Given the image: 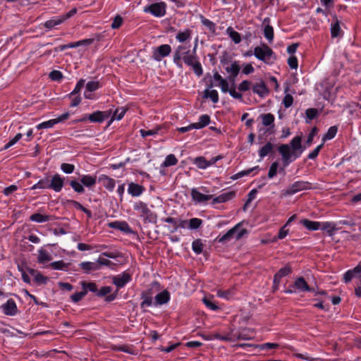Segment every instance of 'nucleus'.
<instances>
[{
	"label": "nucleus",
	"mask_w": 361,
	"mask_h": 361,
	"mask_svg": "<svg viewBox=\"0 0 361 361\" xmlns=\"http://www.w3.org/2000/svg\"><path fill=\"white\" fill-rule=\"evenodd\" d=\"M170 299V294L167 290H164L155 297L156 302L158 305H163L169 302Z\"/></svg>",
	"instance_id": "obj_25"
},
{
	"label": "nucleus",
	"mask_w": 361,
	"mask_h": 361,
	"mask_svg": "<svg viewBox=\"0 0 361 361\" xmlns=\"http://www.w3.org/2000/svg\"><path fill=\"white\" fill-rule=\"evenodd\" d=\"M337 133V128L336 126H331L328 130L327 133L323 137V141L331 140L335 137Z\"/></svg>",
	"instance_id": "obj_44"
},
{
	"label": "nucleus",
	"mask_w": 361,
	"mask_h": 361,
	"mask_svg": "<svg viewBox=\"0 0 361 361\" xmlns=\"http://www.w3.org/2000/svg\"><path fill=\"white\" fill-rule=\"evenodd\" d=\"M210 121V118L208 115H202L200 117V120L198 122L195 123V129H200L206 126L209 124Z\"/></svg>",
	"instance_id": "obj_31"
},
{
	"label": "nucleus",
	"mask_w": 361,
	"mask_h": 361,
	"mask_svg": "<svg viewBox=\"0 0 361 361\" xmlns=\"http://www.w3.org/2000/svg\"><path fill=\"white\" fill-rule=\"evenodd\" d=\"M190 37H191V30L189 29H185L183 31L178 32L176 37V39L179 42H181V43L190 39Z\"/></svg>",
	"instance_id": "obj_28"
},
{
	"label": "nucleus",
	"mask_w": 361,
	"mask_h": 361,
	"mask_svg": "<svg viewBox=\"0 0 361 361\" xmlns=\"http://www.w3.org/2000/svg\"><path fill=\"white\" fill-rule=\"evenodd\" d=\"M291 272V269L288 265L285 266L284 267L280 269L277 274L279 276H281V277L286 276L288 275Z\"/></svg>",
	"instance_id": "obj_62"
},
{
	"label": "nucleus",
	"mask_w": 361,
	"mask_h": 361,
	"mask_svg": "<svg viewBox=\"0 0 361 361\" xmlns=\"http://www.w3.org/2000/svg\"><path fill=\"white\" fill-rule=\"evenodd\" d=\"M44 189V188H49V180L48 178L41 179L39 180L36 184H35L31 189Z\"/></svg>",
	"instance_id": "obj_34"
},
{
	"label": "nucleus",
	"mask_w": 361,
	"mask_h": 361,
	"mask_svg": "<svg viewBox=\"0 0 361 361\" xmlns=\"http://www.w3.org/2000/svg\"><path fill=\"white\" fill-rule=\"evenodd\" d=\"M134 209L144 217H149L152 214L147 204L142 202H136L134 204Z\"/></svg>",
	"instance_id": "obj_19"
},
{
	"label": "nucleus",
	"mask_w": 361,
	"mask_h": 361,
	"mask_svg": "<svg viewBox=\"0 0 361 361\" xmlns=\"http://www.w3.org/2000/svg\"><path fill=\"white\" fill-rule=\"evenodd\" d=\"M81 182L84 185L90 187L96 183V177L91 176H83L81 178Z\"/></svg>",
	"instance_id": "obj_37"
},
{
	"label": "nucleus",
	"mask_w": 361,
	"mask_h": 361,
	"mask_svg": "<svg viewBox=\"0 0 361 361\" xmlns=\"http://www.w3.org/2000/svg\"><path fill=\"white\" fill-rule=\"evenodd\" d=\"M256 169H258V166L250 169L246 170V171H240V172L233 175L231 177V178L233 180H235V179L240 178L243 177V176L250 174L252 171H253Z\"/></svg>",
	"instance_id": "obj_54"
},
{
	"label": "nucleus",
	"mask_w": 361,
	"mask_h": 361,
	"mask_svg": "<svg viewBox=\"0 0 361 361\" xmlns=\"http://www.w3.org/2000/svg\"><path fill=\"white\" fill-rule=\"evenodd\" d=\"M99 183L109 190H112L115 187V180L106 175H102L99 177Z\"/></svg>",
	"instance_id": "obj_20"
},
{
	"label": "nucleus",
	"mask_w": 361,
	"mask_h": 361,
	"mask_svg": "<svg viewBox=\"0 0 361 361\" xmlns=\"http://www.w3.org/2000/svg\"><path fill=\"white\" fill-rule=\"evenodd\" d=\"M145 190L144 187L135 183L128 185V192L133 197L140 196Z\"/></svg>",
	"instance_id": "obj_18"
},
{
	"label": "nucleus",
	"mask_w": 361,
	"mask_h": 361,
	"mask_svg": "<svg viewBox=\"0 0 361 361\" xmlns=\"http://www.w3.org/2000/svg\"><path fill=\"white\" fill-rule=\"evenodd\" d=\"M279 152L282 156V160L284 166H288L291 161V157H293V151L289 145L283 144L279 147Z\"/></svg>",
	"instance_id": "obj_8"
},
{
	"label": "nucleus",
	"mask_w": 361,
	"mask_h": 361,
	"mask_svg": "<svg viewBox=\"0 0 361 361\" xmlns=\"http://www.w3.org/2000/svg\"><path fill=\"white\" fill-rule=\"evenodd\" d=\"M87 290H84L83 291L76 293L71 295V299L75 302H77L80 301L87 294Z\"/></svg>",
	"instance_id": "obj_58"
},
{
	"label": "nucleus",
	"mask_w": 361,
	"mask_h": 361,
	"mask_svg": "<svg viewBox=\"0 0 361 361\" xmlns=\"http://www.w3.org/2000/svg\"><path fill=\"white\" fill-rule=\"evenodd\" d=\"M213 78L215 81L218 82L215 85L221 87L223 92H227L230 90L228 88V82L226 80L224 79L219 73H214Z\"/></svg>",
	"instance_id": "obj_17"
},
{
	"label": "nucleus",
	"mask_w": 361,
	"mask_h": 361,
	"mask_svg": "<svg viewBox=\"0 0 361 361\" xmlns=\"http://www.w3.org/2000/svg\"><path fill=\"white\" fill-rule=\"evenodd\" d=\"M301 142L302 137L300 136H296L290 141V147L293 151L294 159L299 157L302 152Z\"/></svg>",
	"instance_id": "obj_10"
},
{
	"label": "nucleus",
	"mask_w": 361,
	"mask_h": 361,
	"mask_svg": "<svg viewBox=\"0 0 361 361\" xmlns=\"http://www.w3.org/2000/svg\"><path fill=\"white\" fill-rule=\"evenodd\" d=\"M30 219L37 223H42L50 221L51 219V216L49 215H44L39 213H36L31 215Z\"/></svg>",
	"instance_id": "obj_27"
},
{
	"label": "nucleus",
	"mask_w": 361,
	"mask_h": 361,
	"mask_svg": "<svg viewBox=\"0 0 361 361\" xmlns=\"http://www.w3.org/2000/svg\"><path fill=\"white\" fill-rule=\"evenodd\" d=\"M122 23H123V18L120 16H116L114 18L113 23H111V28H113V29L118 28L122 25Z\"/></svg>",
	"instance_id": "obj_61"
},
{
	"label": "nucleus",
	"mask_w": 361,
	"mask_h": 361,
	"mask_svg": "<svg viewBox=\"0 0 361 361\" xmlns=\"http://www.w3.org/2000/svg\"><path fill=\"white\" fill-rule=\"evenodd\" d=\"M273 149V145L270 142H267L264 147H262L259 150V156L261 158L264 157L269 153L271 152Z\"/></svg>",
	"instance_id": "obj_42"
},
{
	"label": "nucleus",
	"mask_w": 361,
	"mask_h": 361,
	"mask_svg": "<svg viewBox=\"0 0 361 361\" xmlns=\"http://www.w3.org/2000/svg\"><path fill=\"white\" fill-rule=\"evenodd\" d=\"M319 229L326 231L329 235H332L336 231V227L332 223L324 222L321 223Z\"/></svg>",
	"instance_id": "obj_32"
},
{
	"label": "nucleus",
	"mask_w": 361,
	"mask_h": 361,
	"mask_svg": "<svg viewBox=\"0 0 361 361\" xmlns=\"http://www.w3.org/2000/svg\"><path fill=\"white\" fill-rule=\"evenodd\" d=\"M279 347V344L274 343H266L262 345H256L255 348H259L261 350H267V349H274Z\"/></svg>",
	"instance_id": "obj_48"
},
{
	"label": "nucleus",
	"mask_w": 361,
	"mask_h": 361,
	"mask_svg": "<svg viewBox=\"0 0 361 361\" xmlns=\"http://www.w3.org/2000/svg\"><path fill=\"white\" fill-rule=\"evenodd\" d=\"M159 130V128H154L152 130H148L142 129L140 130V132L142 137H145L146 136L154 135L157 134Z\"/></svg>",
	"instance_id": "obj_56"
},
{
	"label": "nucleus",
	"mask_w": 361,
	"mask_h": 361,
	"mask_svg": "<svg viewBox=\"0 0 361 361\" xmlns=\"http://www.w3.org/2000/svg\"><path fill=\"white\" fill-rule=\"evenodd\" d=\"M194 162L199 169H204L208 167L207 160L202 157H197Z\"/></svg>",
	"instance_id": "obj_45"
},
{
	"label": "nucleus",
	"mask_w": 361,
	"mask_h": 361,
	"mask_svg": "<svg viewBox=\"0 0 361 361\" xmlns=\"http://www.w3.org/2000/svg\"><path fill=\"white\" fill-rule=\"evenodd\" d=\"M56 123H56V121L55 118L51 119L49 121H44V122L39 123V125L37 126V128L38 130L45 129V128H51Z\"/></svg>",
	"instance_id": "obj_41"
},
{
	"label": "nucleus",
	"mask_w": 361,
	"mask_h": 361,
	"mask_svg": "<svg viewBox=\"0 0 361 361\" xmlns=\"http://www.w3.org/2000/svg\"><path fill=\"white\" fill-rule=\"evenodd\" d=\"M241 223L238 224L233 228L230 229L226 234L219 239V243H225L230 240L233 238H235L236 240L240 239L245 233L247 230L241 228Z\"/></svg>",
	"instance_id": "obj_2"
},
{
	"label": "nucleus",
	"mask_w": 361,
	"mask_h": 361,
	"mask_svg": "<svg viewBox=\"0 0 361 361\" xmlns=\"http://www.w3.org/2000/svg\"><path fill=\"white\" fill-rule=\"evenodd\" d=\"M278 169H279V163L277 161L273 162L271 164L269 172H268V178H274L277 173Z\"/></svg>",
	"instance_id": "obj_47"
},
{
	"label": "nucleus",
	"mask_w": 361,
	"mask_h": 361,
	"mask_svg": "<svg viewBox=\"0 0 361 361\" xmlns=\"http://www.w3.org/2000/svg\"><path fill=\"white\" fill-rule=\"evenodd\" d=\"M341 30V27L339 25V23L338 19H336V22L334 25H331V34L333 37H338L339 35V32Z\"/></svg>",
	"instance_id": "obj_49"
},
{
	"label": "nucleus",
	"mask_w": 361,
	"mask_h": 361,
	"mask_svg": "<svg viewBox=\"0 0 361 361\" xmlns=\"http://www.w3.org/2000/svg\"><path fill=\"white\" fill-rule=\"evenodd\" d=\"M288 63L289 66L293 69L298 68V59L295 56H291L288 59Z\"/></svg>",
	"instance_id": "obj_64"
},
{
	"label": "nucleus",
	"mask_w": 361,
	"mask_h": 361,
	"mask_svg": "<svg viewBox=\"0 0 361 361\" xmlns=\"http://www.w3.org/2000/svg\"><path fill=\"white\" fill-rule=\"evenodd\" d=\"M226 71L229 74L228 79L234 81L235 77L238 75L240 67L238 61H233L231 63H226L225 66Z\"/></svg>",
	"instance_id": "obj_9"
},
{
	"label": "nucleus",
	"mask_w": 361,
	"mask_h": 361,
	"mask_svg": "<svg viewBox=\"0 0 361 361\" xmlns=\"http://www.w3.org/2000/svg\"><path fill=\"white\" fill-rule=\"evenodd\" d=\"M300 223L307 229L310 231L319 230L321 226L320 222L312 221L308 219H303L300 221Z\"/></svg>",
	"instance_id": "obj_24"
},
{
	"label": "nucleus",
	"mask_w": 361,
	"mask_h": 361,
	"mask_svg": "<svg viewBox=\"0 0 361 361\" xmlns=\"http://www.w3.org/2000/svg\"><path fill=\"white\" fill-rule=\"evenodd\" d=\"M50 266L54 269L62 270V269H66L68 267V264L64 263L63 261H57V262H52L50 264Z\"/></svg>",
	"instance_id": "obj_50"
},
{
	"label": "nucleus",
	"mask_w": 361,
	"mask_h": 361,
	"mask_svg": "<svg viewBox=\"0 0 361 361\" xmlns=\"http://www.w3.org/2000/svg\"><path fill=\"white\" fill-rule=\"evenodd\" d=\"M251 87V82L248 80H243L241 83H240L238 86V90L240 91H247L250 90Z\"/></svg>",
	"instance_id": "obj_63"
},
{
	"label": "nucleus",
	"mask_w": 361,
	"mask_h": 361,
	"mask_svg": "<svg viewBox=\"0 0 361 361\" xmlns=\"http://www.w3.org/2000/svg\"><path fill=\"white\" fill-rule=\"evenodd\" d=\"M80 267L87 272L92 270L99 269L100 267V266H99L96 262H82L80 263Z\"/></svg>",
	"instance_id": "obj_30"
},
{
	"label": "nucleus",
	"mask_w": 361,
	"mask_h": 361,
	"mask_svg": "<svg viewBox=\"0 0 361 361\" xmlns=\"http://www.w3.org/2000/svg\"><path fill=\"white\" fill-rule=\"evenodd\" d=\"M171 51V48L169 44H163L153 51V58L157 61H160L162 58L169 55Z\"/></svg>",
	"instance_id": "obj_7"
},
{
	"label": "nucleus",
	"mask_w": 361,
	"mask_h": 361,
	"mask_svg": "<svg viewBox=\"0 0 361 361\" xmlns=\"http://www.w3.org/2000/svg\"><path fill=\"white\" fill-rule=\"evenodd\" d=\"M188 222L186 220L177 219L176 228L171 229V232L173 233L178 230V228H185L188 226Z\"/></svg>",
	"instance_id": "obj_57"
},
{
	"label": "nucleus",
	"mask_w": 361,
	"mask_h": 361,
	"mask_svg": "<svg viewBox=\"0 0 361 361\" xmlns=\"http://www.w3.org/2000/svg\"><path fill=\"white\" fill-rule=\"evenodd\" d=\"M252 91L261 97L266 96L269 92L266 84L262 80L252 86Z\"/></svg>",
	"instance_id": "obj_12"
},
{
	"label": "nucleus",
	"mask_w": 361,
	"mask_h": 361,
	"mask_svg": "<svg viewBox=\"0 0 361 361\" xmlns=\"http://www.w3.org/2000/svg\"><path fill=\"white\" fill-rule=\"evenodd\" d=\"M28 271L30 274H32L35 277V280L36 282L39 283H45L47 281V278L42 276L41 274L37 272L35 270L32 269H29Z\"/></svg>",
	"instance_id": "obj_35"
},
{
	"label": "nucleus",
	"mask_w": 361,
	"mask_h": 361,
	"mask_svg": "<svg viewBox=\"0 0 361 361\" xmlns=\"http://www.w3.org/2000/svg\"><path fill=\"white\" fill-rule=\"evenodd\" d=\"M310 188V184L308 182L305 181H296L287 188L286 190L283 191V195H292L295 194L300 191L307 190Z\"/></svg>",
	"instance_id": "obj_5"
},
{
	"label": "nucleus",
	"mask_w": 361,
	"mask_h": 361,
	"mask_svg": "<svg viewBox=\"0 0 361 361\" xmlns=\"http://www.w3.org/2000/svg\"><path fill=\"white\" fill-rule=\"evenodd\" d=\"M202 224V221L200 219L193 218L189 221L188 226L190 229H197Z\"/></svg>",
	"instance_id": "obj_46"
},
{
	"label": "nucleus",
	"mask_w": 361,
	"mask_h": 361,
	"mask_svg": "<svg viewBox=\"0 0 361 361\" xmlns=\"http://www.w3.org/2000/svg\"><path fill=\"white\" fill-rule=\"evenodd\" d=\"M127 111V108L122 106L117 108L114 112L113 116L111 118L110 123H111L114 120L119 121L121 120L125 115Z\"/></svg>",
	"instance_id": "obj_26"
},
{
	"label": "nucleus",
	"mask_w": 361,
	"mask_h": 361,
	"mask_svg": "<svg viewBox=\"0 0 361 361\" xmlns=\"http://www.w3.org/2000/svg\"><path fill=\"white\" fill-rule=\"evenodd\" d=\"M264 37L269 41L271 42L274 39V30L273 27L267 25L264 29Z\"/></svg>",
	"instance_id": "obj_43"
},
{
	"label": "nucleus",
	"mask_w": 361,
	"mask_h": 361,
	"mask_svg": "<svg viewBox=\"0 0 361 361\" xmlns=\"http://www.w3.org/2000/svg\"><path fill=\"white\" fill-rule=\"evenodd\" d=\"M255 56L259 60L268 63L274 54L271 49L265 44L256 47L254 49Z\"/></svg>",
	"instance_id": "obj_3"
},
{
	"label": "nucleus",
	"mask_w": 361,
	"mask_h": 361,
	"mask_svg": "<svg viewBox=\"0 0 361 361\" xmlns=\"http://www.w3.org/2000/svg\"><path fill=\"white\" fill-rule=\"evenodd\" d=\"M4 312L6 315L13 316L17 313L18 308L13 299H9L6 303L2 305Z\"/></svg>",
	"instance_id": "obj_14"
},
{
	"label": "nucleus",
	"mask_w": 361,
	"mask_h": 361,
	"mask_svg": "<svg viewBox=\"0 0 361 361\" xmlns=\"http://www.w3.org/2000/svg\"><path fill=\"white\" fill-rule=\"evenodd\" d=\"M61 170L66 173H71L74 171V166L73 164L63 163L61 166Z\"/></svg>",
	"instance_id": "obj_59"
},
{
	"label": "nucleus",
	"mask_w": 361,
	"mask_h": 361,
	"mask_svg": "<svg viewBox=\"0 0 361 361\" xmlns=\"http://www.w3.org/2000/svg\"><path fill=\"white\" fill-rule=\"evenodd\" d=\"M110 228H116L126 233H130L131 229L128 224L125 221H114L109 223Z\"/></svg>",
	"instance_id": "obj_21"
},
{
	"label": "nucleus",
	"mask_w": 361,
	"mask_h": 361,
	"mask_svg": "<svg viewBox=\"0 0 361 361\" xmlns=\"http://www.w3.org/2000/svg\"><path fill=\"white\" fill-rule=\"evenodd\" d=\"M203 246L204 245L200 239L194 240L192 244V250L196 254H200L202 252Z\"/></svg>",
	"instance_id": "obj_40"
},
{
	"label": "nucleus",
	"mask_w": 361,
	"mask_h": 361,
	"mask_svg": "<svg viewBox=\"0 0 361 361\" xmlns=\"http://www.w3.org/2000/svg\"><path fill=\"white\" fill-rule=\"evenodd\" d=\"M111 114V111H96L89 115L88 119L92 122H102L104 119L109 118Z\"/></svg>",
	"instance_id": "obj_11"
},
{
	"label": "nucleus",
	"mask_w": 361,
	"mask_h": 361,
	"mask_svg": "<svg viewBox=\"0 0 361 361\" xmlns=\"http://www.w3.org/2000/svg\"><path fill=\"white\" fill-rule=\"evenodd\" d=\"M99 87L100 85L98 81H90L87 83L85 90L92 92L97 90Z\"/></svg>",
	"instance_id": "obj_51"
},
{
	"label": "nucleus",
	"mask_w": 361,
	"mask_h": 361,
	"mask_svg": "<svg viewBox=\"0 0 361 361\" xmlns=\"http://www.w3.org/2000/svg\"><path fill=\"white\" fill-rule=\"evenodd\" d=\"M144 12L150 13L155 17H162L166 14V5L164 2L152 4L144 8Z\"/></svg>",
	"instance_id": "obj_4"
},
{
	"label": "nucleus",
	"mask_w": 361,
	"mask_h": 361,
	"mask_svg": "<svg viewBox=\"0 0 361 361\" xmlns=\"http://www.w3.org/2000/svg\"><path fill=\"white\" fill-rule=\"evenodd\" d=\"M51 256L44 250H39L38 262L44 264L45 262L51 261Z\"/></svg>",
	"instance_id": "obj_38"
},
{
	"label": "nucleus",
	"mask_w": 361,
	"mask_h": 361,
	"mask_svg": "<svg viewBox=\"0 0 361 361\" xmlns=\"http://www.w3.org/2000/svg\"><path fill=\"white\" fill-rule=\"evenodd\" d=\"M76 13H77V8H73L68 13H67L66 14L63 15V16L57 18L56 19H51V20L46 21L44 23V27H47L49 29H51L54 26L60 25L61 23L64 22L65 20H66L69 18L72 17Z\"/></svg>",
	"instance_id": "obj_6"
},
{
	"label": "nucleus",
	"mask_w": 361,
	"mask_h": 361,
	"mask_svg": "<svg viewBox=\"0 0 361 361\" xmlns=\"http://www.w3.org/2000/svg\"><path fill=\"white\" fill-rule=\"evenodd\" d=\"M293 102V98L290 94H286L283 98V104L286 108L290 107Z\"/></svg>",
	"instance_id": "obj_60"
},
{
	"label": "nucleus",
	"mask_w": 361,
	"mask_h": 361,
	"mask_svg": "<svg viewBox=\"0 0 361 361\" xmlns=\"http://www.w3.org/2000/svg\"><path fill=\"white\" fill-rule=\"evenodd\" d=\"M177 162H178V159H176L175 155L169 154L166 157V159L161 166L163 167L174 166L177 164Z\"/></svg>",
	"instance_id": "obj_36"
},
{
	"label": "nucleus",
	"mask_w": 361,
	"mask_h": 361,
	"mask_svg": "<svg viewBox=\"0 0 361 361\" xmlns=\"http://www.w3.org/2000/svg\"><path fill=\"white\" fill-rule=\"evenodd\" d=\"M204 97L209 98L213 103H217L219 101V94L216 90L207 89L204 92Z\"/></svg>",
	"instance_id": "obj_29"
},
{
	"label": "nucleus",
	"mask_w": 361,
	"mask_h": 361,
	"mask_svg": "<svg viewBox=\"0 0 361 361\" xmlns=\"http://www.w3.org/2000/svg\"><path fill=\"white\" fill-rule=\"evenodd\" d=\"M196 47L197 43L193 50L191 51L190 46L187 44L179 45L174 51L173 61L178 66L181 68V60H183L185 64L192 67L193 71L197 75H201L202 74V70L200 63L196 59Z\"/></svg>",
	"instance_id": "obj_1"
},
{
	"label": "nucleus",
	"mask_w": 361,
	"mask_h": 361,
	"mask_svg": "<svg viewBox=\"0 0 361 361\" xmlns=\"http://www.w3.org/2000/svg\"><path fill=\"white\" fill-rule=\"evenodd\" d=\"M295 287L300 291H314L313 288H310L303 277H299L295 280Z\"/></svg>",
	"instance_id": "obj_22"
},
{
	"label": "nucleus",
	"mask_w": 361,
	"mask_h": 361,
	"mask_svg": "<svg viewBox=\"0 0 361 361\" xmlns=\"http://www.w3.org/2000/svg\"><path fill=\"white\" fill-rule=\"evenodd\" d=\"M262 119V123L265 126H269L273 123L274 121V116L271 114H264L261 115Z\"/></svg>",
	"instance_id": "obj_39"
},
{
	"label": "nucleus",
	"mask_w": 361,
	"mask_h": 361,
	"mask_svg": "<svg viewBox=\"0 0 361 361\" xmlns=\"http://www.w3.org/2000/svg\"><path fill=\"white\" fill-rule=\"evenodd\" d=\"M70 184L73 189L77 192L82 193L85 190L83 186L75 180L71 181Z\"/></svg>",
	"instance_id": "obj_55"
},
{
	"label": "nucleus",
	"mask_w": 361,
	"mask_h": 361,
	"mask_svg": "<svg viewBox=\"0 0 361 361\" xmlns=\"http://www.w3.org/2000/svg\"><path fill=\"white\" fill-rule=\"evenodd\" d=\"M235 193L233 191L223 193V194L219 195L218 197L214 198L212 203L216 204V203L226 202L233 199L235 197Z\"/></svg>",
	"instance_id": "obj_23"
},
{
	"label": "nucleus",
	"mask_w": 361,
	"mask_h": 361,
	"mask_svg": "<svg viewBox=\"0 0 361 361\" xmlns=\"http://www.w3.org/2000/svg\"><path fill=\"white\" fill-rule=\"evenodd\" d=\"M226 32L235 44L240 42V35L238 32L235 31L231 27H228L227 28Z\"/></svg>",
	"instance_id": "obj_33"
},
{
	"label": "nucleus",
	"mask_w": 361,
	"mask_h": 361,
	"mask_svg": "<svg viewBox=\"0 0 361 361\" xmlns=\"http://www.w3.org/2000/svg\"><path fill=\"white\" fill-rule=\"evenodd\" d=\"M142 298L143 299V301L141 303V307H149L152 305V298L147 295V293H143L142 294Z\"/></svg>",
	"instance_id": "obj_53"
},
{
	"label": "nucleus",
	"mask_w": 361,
	"mask_h": 361,
	"mask_svg": "<svg viewBox=\"0 0 361 361\" xmlns=\"http://www.w3.org/2000/svg\"><path fill=\"white\" fill-rule=\"evenodd\" d=\"M130 279L129 274L123 272L122 274L113 277V283L119 288L123 287Z\"/></svg>",
	"instance_id": "obj_13"
},
{
	"label": "nucleus",
	"mask_w": 361,
	"mask_h": 361,
	"mask_svg": "<svg viewBox=\"0 0 361 361\" xmlns=\"http://www.w3.org/2000/svg\"><path fill=\"white\" fill-rule=\"evenodd\" d=\"M202 301L207 307L212 310H216L219 309V307L212 301V299L210 298L204 297L202 299Z\"/></svg>",
	"instance_id": "obj_52"
},
{
	"label": "nucleus",
	"mask_w": 361,
	"mask_h": 361,
	"mask_svg": "<svg viewBox=\"0 0 361 361\" xmlns=\"http://www.w3.org/2000/svg\"><path fill=\"white\" fill-rule=\"evenodd\" d=\"M63 185V179L59 175L55 174L49 182V188L56 192L61 190Z\"/></svg>",
	"instance_id": "obj_15"
},
{
	"label": "nucleus",
	"mask_w": 361,
	"mask_h": 361,
	"mask_svg": "<svg viewBox=\"0 0 361 361\" xmlns=\"http://www.w3.org/2000/svg\"><path fill=\"white\" fill-rule=\"evenodd\" d=\"M191 196L194 201L197 202H204L207 200L212 199V195H204L200 192L197 189H192L191 191Z\"/></svg>",
	"instance_id": "obj_16"
}]
</instances>
